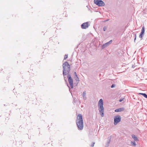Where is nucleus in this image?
<instances>
[{"label": "nucleus", "instance_id": "12", "mask_svg": "<svg viewBox=\"0 0 147 147\" xmlns=\"http://www.w3.org/2000/svg\"><path fill=\"white\" fill-rule=\"evenodd\" d=\"M74 76H74V78L75 80H76L77 81H79V78L78 77L77 74L76 72H75L74 73Z\"/></svg>", "mask_w": 147, "mask_h": 147}, {"label": "nucleus", "instance_id": "21", "mask_svg": "<svg viewBox=\"0 0 147 147\" xmlns=\"http://www.w3.org/2000/svg\"><path fill=\"white\" fill-rule=\"evenodd\" d=\"M124 99V98H121L120 99V100H119V101L120 102H122V101Z\"/></svg>", "mask_w": 147, "mask_h": 147}, {"label": "nucleus", "instance_id": "14", "mask_svg": "<svg viewBox=\"0 0 147 147\" xmlns=\"http://www.w3.org/2000/svg\"><path fill=\"white\" fill-rule=\"evenodd\" d=\"M63 76L64 77V62H63Z\"/></svg>", "mask_w": 147, "mask_h": 147}, {"label": "nucleus", "instance_id": "8", "mask_svg": "<svg viewBox=\"0 0 147 147\" xmlns=\"http://www.w3.org/2000/svg\"><path fill=\"white\" fill-rule=\"evenodd\" d=\"M145 32V28L144 26H143L141 30V32L140 34L139 35V37L140 38H142L143 36V35H144Z\"/></svg>", "mask_w": 147, "mask_h": 147}, {"label": "nucleus", "instance_id": "13", "mask_svg": "<svg viewBox=\"0 0 147 147\" xmlns=\"http://www.w3.org/2000/svg\"><path fill=\"white\" fill-rule=\"evenodd\" d=\"M111 136L108 139L109 140V141L106 144V146H109V144L111 142Z\"/></svg>", "mask_w": 147, "mask_h": 147}, {"label": "nucleus", "instance_id": "16", "mask_svg": "<svg viewBox=\"0 0 147 147\" xmlns=\"http://www.w3.org/2000/svg\"><path fill=\"white\" fill-rule=\"evenodd\" d=\"M139 94L140 95H142L143 96L146 98H147V95L145 93H139Z\"/></svg>", "mask_w": 147, "mask_h": 147}, {"label": "nucleus", "instance_id": "11", "mask_svg": "<svg viewBox=\"0 0 147 147\" xmlns=\"http://www.w3.org/2000/svg\"><path fill=\"white\" fill-rule=\"evenodd\" d=\"M82 96L84 100H86V92L85 91L83 92L82 93Z\"/></svg>", "mask_w": 147, "mask_h": 147}, {"label": "nucleus", "instance_id": "23", "mask_svg": "<svg viewBox=\"0 0 147 147\" xmlns=\"http://www.w3.org/2000/svg\"><path fill=\"white\" fill-rule=\"evenodd\" d=\"M112 42V40H110L108 42H107V43H108V44L109 45Z\"/></svg>", "mask_w": 147, "mask_h": 147}, {"label": "nucleus", "instance_id": "4", "mask_svg": "<svg viewBox=\"0 0 147 147\" xmlns=\"http://www.w3.org/2000/svg\"><path fill=\"white\" fill-rule=\"evenodd\" d=\"M94 3L99 6H103L105 5L104 3L102 0H94Z\"/></svg>", "mask_w": 147, "mask_h": 147}, {"label": "nucleus", "instance_id": "7", "mask_svg": "<svg viewBox=\"0 0 147 147\" xmlns=\"http://www.w3.org/2000/svg\"><path fill=\"white\" fill-rule=\"evenodd\" d=\"M90 24L88 22H86L83 23L81 25V28L82 29H85L87 28L88 27Z\"/></svg>", "mask_w": 147, "mask_h": 147}, {"label": "nucleus", "instance_id": "25", "mask_svg": "<svg viewBox=\"0 0 147 147\" xmlns=\"http://www.w3.org/2000/svg\"><path fill=\"white\" fill-rule=\"evenodd\" d=\"M64 60V59H63V60Z\"/></svg>", "mask_w": 147, "mask_h": 147}, {"label": "nucleus", "instance_id": "22", "mask_svg": "<svg viewBox=\"0 0 147 147\" xmlns=\"http://www.w3.org/2000/svg\"><path fill=\"white\" fill-rule=\"evenodd\" d=\"M115 84H113L111 86V88H113L114 87H115Z\"/></svg>", "mask_w": 147, "mask_h": 147}, {"label": "nucleus", "instance_id": "18", "mask_svg": "<svg viewBox=\"0 0 147 147\" xmlns=\"http://www.w3.org/2000/svg\"><path fill=\"white\" fill-rule=\"evenodd\" d=\"M95 144V143L94 142H92L91 145V146L92 147H93L94 146V145Z\"/></svg>", "mask_w": 147, "mask_h": 147}, {"label": "nucleus", "instance_id": "6", "mask_svg": "<svg viewBox=\"0 0 147 147\" xmlns=\"http://www.w3.org/2000/svg\"><path fill=\"white\" fill-rule=\"evenodd\" d=\"M68 74V75L67 76V78H68V82L70 84V85L71 88H72L73 87V79L72 78L71 76L70 75H69V74Z\"/></svg>", "mask_w": 147, "mask_h": 147}, {"label": "nucleus", "instance_id": "15", "mask_svg": "<svg viewBox=\"0 0 147 147\" xmlns=\"http://www.w3.org/2000/svg\"><path fill=\"white\" fill-rule=\"evenodd\" d=\"M108 43L107 42L105 44H104L102 46V47L103 48H104L108 46L109 45Z\"/></svg>", "mask_w": 147, "mask_h": 147}, {"label": "nucleus", "instance_id": "17", "mask_svg": "<svg viewBox=\"0 0 147 147\" xmlns=\"http://www.w3.org/2000/svg\"><path fill=\"white\" fill-rule=\"evenodd\" d=\"M131 144L132 145L134 146H136V142H135V141H133V142L131 141Z\"/></svg>", "mask_w": 147, "mask_h": 147}, {"label": "nucleus", "instance_id": "24", "mask_svg": "<svg viewBox=\"0 0 147 147\" xmlns=\"http://www.w3.org/2000/svg\"><path fill=\"white\" fill-rule=\"evenodd\" d=\"M136 34H135V39H134V41H135V40H136Z\"/></svg>", "mask_w": 147, "mask_h": 147}, {"label": "nucleus", "instance_id": "1", "mask_svg": "<svg viewBox=\"0 0 147 147\" xmlns=\"http://www.w3.org/2000/svg\"><path fill=\"white\" fill-rule=\"evenodd\" d=\"M76 123L79 130H81L83 129V122L81 114H79L78 115L76 120Z\"/></svg>", "mask_w": 147, "mask_h": 147}, {"label": "nucleus", "instance_id": "2", "mask_svg": "<svg viewBox=\"0 0 147 147\" xmlns=\"http://www.w3.org/2000/svg\"><path fill=\"white\" fill-rule=\"evenodd\" d=\"M98 106L99 107L98 110L100 114L102 117H103L104 115V108L103 107V102L102 99H100L99 100Z\"/></svg>", "mask_w": 147, "mask_h": 147}, {"label": "nucleus", "instance_id": "9", "mask_svg": "<svg viewBox=\"0 0 147 147\" xmlns=\"http://www.w3.org/2000/svg\"><path fill=\"white\" fill-rule=\"evenodd\" d=\"M131 137H132V138H133V139H134V140L135 141H138L139 140H138V138L134 134H132L131 135Z\"/></svg>", "mask_w": 147, "mask_h": 147}, {"label": "nucleus", "instance_id": "19", "mask_svg": "<svg viewBox=\"0 0 147 147\" xmlns=\"http://www.w3.org/2000/svg\"><path fill=\"white\" fill-rule=\"evenodd\" d=\"M107 29V27L106 26H104L103 28V30L104 31H105Z\"/></svg>", "mask_w": 147, "mask_h": 147}, {"label": "nucleus", "instance_id": "20", "mask_svg": "<svg viewBox=\"0 0 147 147\" xmlns=\"http://www.w3.org/2000/svg\"><path fill=\"white\" fill-rule=\"evenodd\" d=\"M68 55L67 54L65 55V60L67 58Z\"/></svg>", "mask_w": 147, "mask_h": 147}, {"label": "nucleus", "instance_id": "5", "mask_svg": "<svg viewBox=\"0 0 147 147\" xmlns=\"http://www.w3.org/2000/svg\"><path fill=\"white\" fill-rule=\"evenodd\" d=\"M121 118L120 116L117 115L114 118V124L115 125H117L118 123L120 121Z\"/></svg>", "mask_w": 147, "mask_h": 147}, {"label": "nucleus", "instance_id": "3", "mask_svg": "<svg viewBox=\"0 0 147 147\" xmlns=\"http://www.w3.org/2000/svg\"><path fill=\"white\" fill-rule=\"evenodd\" d=\"M70 70V65L67 61H65V75L69 72Z\"/></svg>", "mask_w": 147, "mask_h": 147}, {"label": "nucleus", "instance_id": "10", "mask_svg": "<svg viewBox=\"0 0 147 147\" xmlns=\"http://www.w3.org/2000/svg\"><path fill=\"white\" fill-rule=\"evenodd\" d=\"M124 110V109L123 108H119L116 109L115 111V112H119L123 111Z\"/></svg>", "mask_w": 147, "mask_h": 147}]
</instances>
